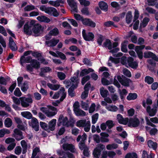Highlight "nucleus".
Listing matches in <instances>:
<instances>
[{
    "label": "nucleus",
    "instance_id": "09e8293b",
    "mask_svg": "<svg viewBox=\"0 0 158 158\" xmlns=\"http://www.w3.org/2000/svg\"><path fill=\"white\" fill-rule=\"evenodd\" d=\"M150 19L147 17H145L143 19L142 23H141L143 27H145L147 25Z\"/></svg>",
    "mask_w": 158,
    "mask_h": 158
},
{
    "label": "nucleus",
    "instance_id": "dca6fc26",
    "mask_svg": "<svg viewBox=\"0 0 158 158\" xmlns=\"http://www.w3.org/2000/svg\"><path fill=\"white\" fill-rule=\"evenodd\" d=\"M21 144L23 148L22 154L23 155L20 156V158H24L25 156V154L27 152V143L25 140H23L21 142Z\"/></svg>",
    "mask_w": 158,
    "mask_h": 158
},
{
    "label": "nucleus",
    "instance_id": "6e6d98bb",
    "mask_svg": "<svg viewBox=\"0 0 158 158\" xmlns=\"http://www.w3.org/2000/svg\"><path fill=\"white\" fill-rule=\"evenodd\" d=\"M139 15V12L137 9H135L134 12V19L133 21L135 22L138 19Z\"/></svg>",
    "mask_w": 158,
    "mask_h": 158
},
{
    "label": "nucleus",
    "instance_id": "ddd939ff",
    "mask_svg": "<svg viewBox=\"0 0 158 158\" xmlns=\"http://www.w3.org/2000/svg\"><path fill=\"white\" fill-rule=\"evenodd\" d=\"M127 63L129 67L133 69H136L138 66V63L136 61H134L133 58L129 57L127 59Z\"/></svg>",
    "mask_w": 158,
    "mask_h": 158
},
{
    "label": "nucleus",
    "instance_id": "0eeeda50",
    "mask_svg": "<svg viewBox=\"0 0 158 158\" xmlns=\"http://www.w3.org/2000/svg\"><path fill=\"white\" fill-rule=\"evenodd\" d=\"M31 120L28 122V124L35 131H38L39 130V123L38 119L33 117Z\"/></svg>",
    "mask_w": 158,
    "mask_h": 158
},
{
    "label": "nucleus",
    "instance_id": "f8f14e48",
    "mask_svg": "<svg viewBox=\"0 0 158 158\" xmlns=\"http://www.w3.org/2000/svg\"><path fill=\"white\" fill-rule=\"evenodd\" d=\"M57 153L60 156H63V157H59L58 158H66L67 156L68 158H74V155L69 152H64L60 150L57 151Z\"/></svg>",
    "mask_w": 158,
    "mask_h": 158
},
{
    "label": "nucleus",
    "instance_id": "a211bd4d",
    "mask_svg": "<svg viewBox=\"0 0 158 158\" xmlns=\"http://www.w3.org/2000/svg\"><path fill=\"white\" fill-rule=\"evenodd\" d=\"M59 39H55L53 38L49 41H46L45 43L47 45L48 47H54L59 43Z\"/></svg>",
    "mask_w": 158,
    "mask_h": 158
},
{
    "label": "nucleus",
    "instance_id": "39448f33",
    "mask_svg": "<svg viewBox=\"0 0 158 158\" xmlns=\"http://www.w3.org/2000/svg\"><path fill=\"white\" fill-rule=\"evenodd\" d=\"M105 149V146L102 144L99 143L96 145L94 149L93 154L95 158H99L101 154V151Z\"/></svg>",
    "mask_w": 158,
    "mask_h": 158
},
{
    "label": "nucleus",
    "instance_id": "c756f323",
    "mask_svg": "<svg viewBox=\"0 0 158 158\" xmlns=\"http://www.w3.org/2000/svg\"><path fill=\"white\" fill-rule=\"evenodd\" d=\"M132 18V12L131 11H128L126 15V23L129 24L131 23Z\"/></svg>",
    "mask_w": 158,
    "mask_h": 158
},
{
    "label": "nucleus",
    "instance_id": "e2e57ef3",
    "mask_svg": "<svg viewBox=\"0 0 158 158\" xmlns=\"http://www.w3.org/2000/svg\"><path fill=\"white\" fill-rule=\"evenodd\" d=\"M15 139L12 138H8L5 140V142L6 144H10L12 143H15Z\"/></svg>",
    "mask_w": 158,
    "mask_h": 158
},
{
    "label": "nucleus",
    "instance_id": "7c9ffc66",
    "mask_svg": "<svg viewBox=\"0 0 158 158\" xmlns=\"http://www.w3.org/2000/svg\"><path fill=\"white\" fill-rule=\"evenodd\" d=\"M128 41L127 40H124L121 43V50L124 53H126L127 52V44L128 43Z\"/></svg>",
    "mask_w": 158,
    "mask_h": 158
},
{
    "label": "nucleus",
    "instance_id": "cd10ccee",
    "mask_svg": "<svg viewBox=\"0 0 158 158\" xmlns=\"http://www.w3.org/2000/svg\"><path fill=\"white\" fill-rule=\"evenodd\" d=\"M142 155L141 158H153L154 157V154L153 153H150V154H148V152L145 150L142 151Z\"/></svg>",
    "mask_w": 158,
    "mask_h": 158
},
{
    "label": "nucleus",
    "instance_id": "9b49d317",
    "mask_svg": "<svg viewBox=\"0 0 158 158\" xmlns=\"http://www.w3.org/2000/svg\"><path fill=\"white\" fill-rule=\"evenodd\" d=\"M62 148L64 151H69L72 153H76L75 146L72 144L64 143L62 145Z\"/></svg>",
    "mask_w": 158,
    "mask_h": 158
},
{
    "label": "nucleus",
    "instance_id": "680f3d73",
    "mask_svg": "<svg viewBox=\"0 0 158 158\" xmlns=\"http://www.w3.org/2000/svg\"><path fill=\"white\" fill-rule=\"evenodd\" d=\"M14 94L17 97H20L22 93L19 88L17 87L16 88L14 92Z\"/></svg>",
    "mask_w": 158,
    "mask_h": 158
},
{
    "label": "nucleus",
    "instance_id": "13d9d810",
    "mask_svg": "<svg viewBox=\"0 0 158 158\" xmlns=\"http://www.w3.org/2000/svg\"><path fill=\"white\" fill-rule=\"evenodd\" d=\"M123 73L124 75L128 77H131V72L127 69H125L123 70Z\"/></svg>",
    "mask_w": 158,
    "mask_h": 158
},
{
    "label": "nucleus",
    "instance_id": "79ce46f5",
    "mask_svg": "<svg viewBox=\"0 0 158 158\" xmlns=\"http://www.w3.org/2000/svg\"><path fill=\"white\" fill-rule=\"evenodd\" d=\"M29 88L28 84L27 81L24 82L21 87V89L23 92L26 91Z\"/></svg>",
    "mask_w": 158,
    "mask_h": 158
},
{
    "label": "nucleus",
    "instance_id": "4468645a",
    "mask_svg": "<svg viewBox=\"0 0 158 158\" xmlns=\"http://www.w3.org/2000/svg\"><path fill=\"white\" fill-rule=\"evenodd\" d=\"M157 106L155 105L153 108L151 109V106L148 105L146 108V110L150 116H153L156 114L157 111Z\"/></svg>",
    "mask_w": 158,
    "mask_h": 158
},
{
    "label": "nucleus",
    "instance_id": "bb28decb",
    "mask_svg": "<svg viewBox=\"0 0 158 158\" xmlns=\"http://www.w3.org/2000/svg\"><path fill=\"white\" fill-rule=\"evenodd\" d=\"M148 146L150 148H152L154 150H156L157 147V143L153 142L152 140H149L148 141Z\"/></svg>",
    "mask_w": 158,
    "mask_h": 158
},
{
    "label": "nucleus",
    "instance_id": "5fc2aeb1",
    "mask_svg": "<svg viewBox=\"0 0 158 158\" xmlns=\"http://www.w3.org/2000/svg\"><path fill=\"white\" fill-rule=\"evenodd\" d=\"M22 151V148L20 146H17L15 149V153L17 155H19Z\"/></svg>",
    "mask_w": 158,
    "mask_h": 158
},
{
    "label": "nucleus",
    "instance_id": "c85d7f7f",
    "mask_svg": "<svg viewBox=\"0 0 158 158\" xmlns=\"http://www.w3.org/2000/svg\"><path fill=\"white\" fill-rule=\"evenodd\" d=\"M103 46L105 48H108V49L110 50L112 48V44L111 40L109 39H106L103 44Z\"/></svg>",
    "mask_w": 158,
    "mask_h": 158
},
{
    "label": "nucleus",
    "instance_id": "aec40b11",
    "mask_svg": "<svg viewBox=\"0 0 158 158\" xmlns=\"http://www.w3.org/2000/svg\"><path fill=\"white\" fill-rule=\"evenodd\" d=\"M67 2L70 6L73 9V10L76 12H78L77 5L74 0H68Z\"/></svg>",
    "mask_w": 158,
    "mask_h": 158
},
{
    "label": "nucleus",
    "instance_id": "4d7b16f0",
    "mask_svg": "<svg viewBox=\"0 0 158 158\" xmlns=\"http://www.w3.org/2000/svg\"><path fill=\"white\" fill-rule=\"evenodd\" d=\"M57 76L61 80H64L66 77L65 74L61 72H58Z\"/></svg>",
    "mask_w": 158,
    "mask_h": 158
},
{
    "label": "nucleus",
    "instance_id": "69168bd1",
    "mask_svg": "<svg viewBox=\"0 0 158 158\" xmlns=\"http://www.w3.org/2000/svg\"><path fill=\"white\" fill-rule=\"evenodd\" d=\"M108 109L109 111L116 112L118 109V108L115 105H112L108 107Z\"/></svg>",
    "mask_w": 158,
    "mask_h": 158
},
{
    "label": "nucleus",
    "instance_id": "4c0bfd02",
    "mask_svg": "<svg viewBox=\"0 0 158 158\" xmlns=\"http://www.w3.org/2000/svg\"><path fill=\"white\" fill-rule=\"evenodd\" d=\"M59 34V31L58 29L55 27L52 30H51L49 33L50 35L56 36Z\"/></svg>",
    "mask_w": 158,
    "mask_h": 158
},
{
    "label": "nucleus",
    "instance_id": "864d4df0",
    "mask_svg": "<svg viewBox=\"0 0 158 158\" xmlns=\"http://www.w3.org/2000/svg\"><path fill=\"white\" fill-rule=\"evenodd\" d=\"M145 46L144 45H141L140 46H136L135 47V51L137 52H142L141 51L144 48Z\"/></svg>",
    "mask_w": 158,
    "mask_h": 158
},
{
    "label": "nucleus",
    "instance_id": "f704fd0d",
    "mask_svg": "<svg viewBox=\"0 0 158 158\" xmlns=\"http://www.w3.org/2000/svg\"><path fill=\"white\" fill-rule=\"evenodd\" d=\"M104 88L102 87L100 89V93L101 96L104 98L106 97L109 94L107 90H104Z\"/></svg>",
    "mask_w": 158,
    "mask_h": 158
},
{
    "label": "nucleus",
    "instance_id": "72a5a7b5",
    "mask_svg": "<svg viewBox=\"0 0 158 158\" xmlns=\"http://www.w3.org/2000/svg\"><path fill=\"white\" fill-rule=\"evenodd\" d=\"M10 133V130L7 129H2L0 130V138L3 137L6 134H9Z\"/></svg>",
    "mask_w": 158,
    "mask_h": 158
},
{
    "label": "nucleus",
    "instance_id": "58836bf2",
    "mask_svg": "<svg viewBox=\"0 0 158 158\" xmlns=\"http://www.w3.org/2000/svg\"><path fill=\"white\" fill-rule=\"evenodd\" d=\"M145 82L147 83L148 84H152L154 81V78L149 76H146L144 79Z\"/></svg>",
    "mask_w": 158,
    "mask_h": 158
},
{
    "label": "nucleus",
    "instance_id": "f3484780",
    "mask_svg": "<svg viewBox=\"0 0 158 158\" xmlns=\"http://www.w3.org/2000/svg\"><path fill=\"white\" fill-rule=\"evenodd\" d=\"M9 47L12 51H16L17 50L18 48L16 45L11 37H10L9 38Z\"/></svg>",
    "mask_w": 158,
    "mask_h": 158
},
{
    "label": "nucleus",
    "instance_id": "a19ab883",
    "mask_svg": "<svg viewBox=\"0 0 158 158\" xmlns=\"http://www.w3.org/2000/svg\"><path fill=\"white\" fill-rule=\"evenodd\" d=\"M74 112L77 116H85L86 115L85 112L80 109Z\"/></svg>",
    "mask_w": 158,
    "mask_h": 158
},
{
    "label": "nucleus",
    "instance_id": "393cba45",
    "mask_svg": "<svg viewBox=\"0 0 158 158\" xmlns=\"http://www.w3.org/2000/svg\"><path fill=\"white\" fill-rule=\"evenodd\" d=\"M122 77L123 78V80L121 84L124 86H129V83L131 82V80L129 78H126L123 75H122Z\"/></svg>",
    "mask_w": 158,
    "mask_h": 158
},
{
    "label": "nucleus",
    "instance_id": "1a4fd4ad",
    "mask_svg": "<svg viewBox=\"0 0 158 158\" xmlns=\"http://www.w3.org/2000/svg\"><path fill=\"white\" fill-rule=\"evenodd\" d=\"M82 35L83 39L86 41H93L94 40V35L92 32H89L86 34L85 30L83 29L82 31Z\"/></svg>",
    "mask_w": 158,
    "mask_h": 158
},
{
    "label": "nucleus",
    "instance_id": "338daca9",
    "mask_svg": "<svg viewBox=\"0 0 158 158\" xmlns=\"http://www.w3.org/2000/svg\"><path fill=\"white\" fill-rule=\"evenodd\" d=\"M83 62L84 64L89 66H91V63L90 61L88 58H84L83 60Z\"/></svg>",
    "mask_w": 158,
    "mask_h": 158
},
{
    "label": "nucleus",
    "instance_id": "6e6552de",
    "mask_svg": "<svg viewBox=\"0 0 158 158\" xmlns=\"http://www.w3.org/2000/svg\"><path fill=\"white\" fill-rule=\"evenodd\" d=\"M20 99L21 104L23 107L26 108L28 107L30 105V103H31L33 102L32 98H26L25 97H20Z\"/></svg>",
    "mask_w": 158,
    "mask_h": 158
},
{
    "label": "nucleus",
    "instance_id": "0e129e2a",
    "mask_svg": "<svg viewBox=\"0 0 158 158\" xmlns=\"http://www.w3.org/2000/svg\"><path fill=\"white\" fill-rule=\"evenodd\" d=\"M103 40V36L102 35H99L97 39V43L99 45H102V43Z\"/></svg>",
    "mask_w": 158,
    "mask_h": 158
},
{
    "label": "nucleus",
    "instance_id": "a878e982",
    "mask_svg": "<svg viewBox=\"0 0 158 158\" xmlns=\"http://www.w3.org/2000/svg\"><path fill=\"white\" fill-rule=\"evenodd\" d=\"M21 114L23 117L28 119H30L33 117L31 113L29 111L22 112Z\"/></svg>",
    "mask_w": 158,
    "mask_h": 158
},
{
    "label": "nucleus",
    "instance_id": "412c9836",
    "mask_svg": "<svg viewBox=\"0 0 158 158\" xmlns=\"http://www.w3.org/2000/svg\"><path fill=\"white\" fill-rule=\"evenodd\" d=\"M31 26H29L28 23H26L24 26L23 30L24 32L27 35H31L32 32L31 30Z\"/></svg>",
    "mask_w": 158,
    "mask_h": 158
},
{
    "label": "nucleus",
    "instance_id": "f257e3e1",
    "mask_svg": "<svg viewBox=\"0 0 158 158\" xmlns=\"http://www.w3.org/2000/svg\"><path fill=\"white\" fill-rule=\"evenodd\" d=\"M24 63H31L30 64L27 65L26 70L29 72H33V69H39L40 67V64L39 61L35 59H33L31 56H28L25 57V59L21 60L20 58V64L23 66V64Z\"/></svg>",
    "mask_w": 158,
    "mask_h": 158
},
{
    "label": "nucleus",
    "instance_id": "b1692460",
    "mask_svg": "<svg viewBox=\"0 0 158 158\" xmlns=\"http://www.w3.org/2000/svg\"><path fill=\"white\" fill-rule=\"evenodd\" d=\"M56 121V119H53L49 122L48 128L50 131H53L54 130Z\"/></svg>",
    "mask_w": 158,
    "mask_h": 158
},
{
    "label": "nucleus",
    "instance_id": "6ab92c4d",
    "mask_svg": "<svg viewBox=\"0 0 158 158\" xmlns=\"http://www.w3.org/2000/svg\"><path fill=\"white\" fill-rule=\"evenodd\" d=\"M68 120V118L66 116L63 118V115L60 114L58 120L57 125L59 126H60V124L62 123L63 125L65 126L66 123Z\"/></svg>",
    "mask_w": 158,
    "mask_h": 158
},
{
    "label": "nucleus",
    "instance_id": "de8ad7c7",
    "mask_svg": "<svg viewBox=\"0 0 158 158\" xmlns=\"http://www.w3.org/2000/svg\"><path fill=\"white\" fill-rule=\"evenodd\" d=\"M98 113H96L92 116V123L93 124L96 123L98 118Z\"/></svg>",
    "mask_w": 158,
    "mask_h": 158
},
{
    "label": "nucleus",
    "instance_id": "49530a36",
    "mask_svg": "<svg viewBox=\"0 0 158 158\" xmlns=\"http://www.w3.org/2000/svg\"><path fill=\"white\" fill-rule=\"evenodd\" d=\"M81 11L82 14L88 15H89V8L87 7H84L81 10Z\"/></svg>",
    "mask_w": 158,
    "mask_h": 158
},
{
    "label": "nucleus",
    "instance_id": "c03bdc74",
    "mask_svg": "<svg viewBox=\"0 0 158 158\" xmlns=\"http://www.w3.org/2000/svg\"><path fill=\"white\" fill-rule=\"evenodd\" d=\"M94 141L96 143H99L100 142L101 137L98 134H94L93 135Z\"/></svg>",
    "mask_w": 158,
    "mask_h": 158
},
{
    "label": "nucleus",
    "instance_id": "5701e85b",
    "mask_svg": "<svg viewBox=\"0 0 158 158\" xmlns=\"http://www.w3.org/2000/svg\"><path fill=\"white\" fill-rule=\"evenodd\" d=\"M37 19L41 22L44 23H48L50 21V20L48 18L44 15H41L37 17Z\"/></svg>",
    "mask_w": 158,
    "mask_h": 158
},
{
    "label": "nucleus",
    "instance_id": "3c124183",
    "mask_svg": "<svg viewBox=\"0 0 158 158\" xmlns=\"http://www.w3.org/2000/svg\"><path fill=\"white\" fill-rule=\"evenodd\" d=\"M35 9V6L32 5H28L24 8V11H28Z\"/></svg>",
    "mask_w": 158,
    "mask_h": 158
},
{
    "label": "nucleus",
    "instance_id": "2eb2a0df",
    "mask_svg": "<svg viewBox=\"0 0 158 158\" xmlns=\"http://www.w3.org/2000/svg\"><path fill=\"white\" fill-rule=\"evenodd\" d=\"M117 119L118 123L120 124L126 125L128 122V118H124L123 116L120 114H118L117 115Z\"/></svg>",
    "mask_w": 158,
    "mask_h": 158
},
{
    "label": "nucleus",
    "instance_id": "423d86ee",
    "mask_svg": "<svg viewBox=\"0 0 158 158\" xmlns=\"http://www.w3.org/2000/svg\"><path fill=\"white\" fill-rule=\"evenodd\" d=\"M32 31L35 37L40 36L44 31V28L42 26L39 24H36L34 25L32 29Z\"/></svg>",
    "mask_w": 158,
    "mask_h": 158
},
{
    "label": "nucleus",
    "instance_id": "c9c22d12",
    "mask_svg": "<svg viewBox=\"0 0 158 158\" xmlns=\"http://www.w3.org/2000/svg\"><path fill=\"white\" fill-rule=\"evenodd\" d=\"M124 158H138V155L136 152H129L126 155Z\"/></svg>",
    "mask_w": 158,
    "mask_h": 158
},
{
    "label": "nucleus",
    "instance_id": "7ed1b4c3",
    "mask_svg": "<svg viewBox=\"0 0 158 158\" xmlns=\"http://www.w3.org/2000/svg\"><path fill=\"white\" fill-rule=\"evenodd\" d=\"M54 158L48 154L43 155L39 148L36 147L33 150L31 158Z\"/></svg>",
    "mask_w": 158,
    "mask_h": 158
},
{
    "label": "nucleus",
    "instance_id": "ea45409f",
    "mask_svg": "<svg viewBox=\"0 0 158 158\" xmlns=\"http://www.w3.org/2000/svg\"><path fill=\"white\" fill-rule=\"evenodd\" d=\"M104 25L106 27H110L112 26L115 27H117L118 26L114 24V23L113 21H108L104 23Z\"/></svg>",
    "mask_w": 158,
    "mask_h": 158
},
{
    "label": "nucleus",
    "instance_id": "774afa93",
    "mask_svg": "<svg viewBox=\"0 0 158 158\" xmlns=\"http://www.w3.org/2000/svg\"><path fill=\"white\" fill-rule=\"evenodd\" d=\"M158 132V130L156 128H152L149 131V134L151 135H155Z\"/></svg>",
    "mask_w": 158,
    "mask_h": 158
},
{
    "label": "nucleus",
    "instance_id": "2f4dec72",
    "mask_svg": "<svg viewBox=\"0 0 158 158\" xmlns=\"http://www.w3.org/2000/svg\"><path fill=\"white\" fill-rule=\"evenodd\" d=\"M138 97L137 94L135 93H130L127 97L128 100H134L136 99Z\"/></svg>",
    "mask_w": 158,
    "mask_h": 158
},
{
    "label": "nucleus",
    "instance_id": "603ef678",
    "mask_svg": "<svg viewBox=\"0 0 158 158\" xmlns=\"http://www.w3.org/2000/svg\"><path fill=\"white\" fill-rule=\"evenodd\" d=\"M40 124L41 128L45 131H47L48 130V124L43 122H40Z\"/></svg>",
    "mask_w": 158,
    "mask_h": 158
},
{
    "label": "nucleus",
    "instance_id": "a18cd8bd",
    "mask_svg": "<svg viewBox=\"0 0 158 158\" xmlns=\"http://www.w3.org/2000/svg\"><path fill=\"white\" fill-rule=\"evenodd\" d=\"M106 123L109 129L112 128L114 126V124L113 123V121L111 120H107Z\"/></svg>",
    "mask_w": 158,
    "mask_h": 158
},
{
    "label": "nucleus",
    "instance_id": "8fccbe9b",
    "mask_svg": "<svg viewBox=\"0 0 158 158\" xmlns=\"http://www.w3.org/2000/svg\"><path fill=\"white\" fill-rule=\"evenodd\" d=\"M90 77L89 75H86L83 77L81 79V83L82 85H84L85 83L90 79Z\"/></svg>",
    "mask_w": 158,
    "mask_h": 158
},
{
    "label": "nucleus",
    "instance_id": "e433bc0d",
    "mask_svg": "<svg viewBox=\"0 0 158 158\" xmlns=\"http://www.w3.org/2000/svg\"><path fill=\"white\" fill-rule=\"evenodd\" d=\"M12 122L11 119L9 118H7L4 122V124L6 127H10L12 125Z\"/></svg>",
    "mask_w": 158,
    "mask_h": 158
},
{
    "label": "nucleus",
    "instance_id": "f03ea898",
    "mask_svg": "<svg viewBox=\"0 0 158 158\" xmlns=\"http://www.w3.org/2000/svg\"><path fill=\"white\" fill-rule=\"evenodd\" d=\"M143 57L145 58H152V59H150L148 60V62L149 64L154 66H156V63L153 60L158 62V57H157L155 54L150 51L144 52L143 53Z\"/></svg>",
    "mask_w": 158,
    "mask_h": 158
},
{
    "label": "nucleus",
    "instance_id": "bf43d9fd",
    "mask_svg": "<svg viewBox=\"0 0 158 158\" xmlns=\"http://www.w3.org/2000/svg\"><path fill=\"white\" fill-rule=\"evenodd\" d=\"M56 53L58 55V57H60L62 60H65L66 59L65 55L62 52L57 51Z\"/></svg>",
    "mask_w": 158,
    "mask_h": 158
},
{
    "label": "nucleus",
    "instance_id": "9d476101",
    "mask_svg": "<svg viewBox=\"0 0 158 158\" xmlns=\"http://www.w3.org/2000/svg\"><path fill=\"white\" fill-rule=\"evenodd\" d=\"M140 124V121L139 119L136 118H130L128 119V126L130 127H138Z\"/></svg>",
    "mask_w": 158,
    "mask_h": 158
},
{
    "label": "nucleus",
    "instance_id": "37998d69",
    "mask_svg": "<svg viewBox=\"0 0 158 158\" xmlns=\"http://www.w3.org/2000/svg\"><path fill=\"white\" fill-rule=\"evenodd\" d=\"M31 55L34 57L37 58L38 59H40L41 57H42V53H39L38 52H34L32 51L31 52Z\"/></svg>",
    "mask_w": 158,
    "mask_h": 158
},
{
    "label": "nucleus",
    "instance_id": "473e14b6",
    "mask_svg": "<svg viewBox=\"0 0 158 158\" xmlns=\"http://www.w3.org/2000/svg\"><path fill=\"white\" fill-rule=\"evenodd\" d=\"M86 120H80L76 123V126L78 127H83L85 126Z\"/></svg>",
    "mask_w": 158,
    "mask_h": 158
},
{
    "label": "nucleus",
    "instance_id": "052dcab7",
    "mask_svg": "<svg viewBox=\"0 0 158 158\" xmlns=\"http://www.w3.org/2000/svg\"><path fill=\"white\" fill-rule=\"evenodd\" d=\"M101 82L104 85H107L110 84L109 81L104 78H102Z\"/></svg>",
    "mask_w": 158,
    "mask_h": 158
},
{
    "label": "nucleus",
    "instance_id": "4be33fe9",
    "mask_svg": "<svg viewBox=\"0 0 158 158\" xmlns=\"http://www.w3.org/2000/svg\"><path fill=\"white\" fill-rule=\"evenodd\" d=\"M98 6L101 9L105 12L108 10V6L107 3L104 1H100L98 3Z\"/></svg>",
    "mask_w": 158,
    "mask_h": 158
},
{
    "label": "nucleus",
    "instance_id": "20e7f679",
    "mask_svg": "<svg viewBox=\"0 0 158 158\" xmlns=\"http://www.w3.org/2000/svg\"><path fill=\"white\" fill-rule=\"evenodd\" d=\"M40 10L42 11H44L45 13L49 15H52L54 17H57L59 15V13L57 10L52 7H46L45 5H42L40 7Z\"/></svg>",
    "mask_w": 158,
    "mask_h": 158
}]
</instances>
